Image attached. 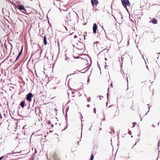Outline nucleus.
<instances>
[{"label":"nucleus","instance_id":"dca6fc26","mask_svg":"<svg viewBox=\"0 0 160 160\" xmlns=\"http://www.w3.org/2000/svg\"><path fill=\"white\" fill-rule=\"evenodd\" d=\"M48 124H51V122L49 120L48 122Z\"/></svg>","mask_w":160,"mask_h":160},{"label":"nucleus","instance_id":"79ce46f5","mask_svg":"<svg viewBox=\"0 0 160 160\" xmlns=\"http://www.w3.org/2000/svg\"><path fill=\"white\" fill-rule=\"evenodd\" d=\"M149 111V110H148V112L146 113L145 115H146L147 114L148 112Z\"/></svg>","mask_w":160,"mask_h":160},{"label":"nucleus","instance_id":"f03ea898","mask_svg":"<svg viewBox=\"0 0 160 160\" xmlns=\"http://www.w3.org/2000/svg\"><path fill=\"white\" fill-rule=\"evenodd\" d=\"M33 94L31 92H29L27 95L26 96V99L28 102H30L32 101V98L33 97Z\"/></svg>","mask_w":160,"mask_h":160},{"label":"nucleus","instance_id":"393cba45","mask_svg":"<svg viewBox=\"0 0 160 160\" xmlns=\"http://www.w3.org/2000/svg\"><path fill=\"white\" fill-rule=\"evenodd\" d=\"M67 127L65 128L64 129H63L62 130V131H63V130H65L67 128Z\"/></svg>","mask_w":160,"mask_h":160},{"label":"nucleus","instance_id":"680f3d73","mask_svg":"<svg viewBox=\"0 0 160 160\" xmlns=\"http://www.w3.org/2000/svg\"><path fill=\"white\" fill-rule=\"evenodd\" d=\"M56 88V87H54V88H53V89H55V88Z\"/></svg>","mask_w":160,"mask_h":160},{"label":"nucleus","instance_id":"49530a36","mask_svg":"<svg viewBox=\"0 0 160 160\" xmlns=\"http://www.w3.org/2000/svg\"><path fill=\"white\" fill-rule=\"evenodd\" d=\"M105 60H107V58H105Z\"/></svg>","mask_w":160,"mask_h":160},{"label":"nucleus","instance_id":"603ef678","mask_svg":"<svg viewBox=\"0 0 160 160\" xmlns=\"http://www.w3.org/2000/svg\"><path fill=\"white\" fill-rule=\"evenodd\" d=\"M77 71H78V72H80V71H78V70H77Z\"/></svg>","mask_w":160,"mask_h":160},{"label":"nucleus","instance_id":"7ed1b4c3","mask_svg":"<svg viewBox=\"0 0 160 160\" xmlns=\"http://www.w3.org/2000/svg\"><path fill=\"white\" fill-rule=\"evenodd\" d=\"M93 32L94 34L97 32V30L98 29V26L95 23H94L93 27Z\"/></svg>","mask_w":160,"mask_h":160},{"label":"nucleus","instance_id":"a211bd4d","mask_svg":"<svg viewBox=\"0 0 160 160\" xmlns=\"http://www.w3.org/2000/svg\"><path fill=\"white\" fill-rule=\"evenodd\" d=\"M128 133L129 135H131L132 134V132L131 131H129L128 132Z\"/></svg>","mask_w":160,"mask_h":160},{"label":"nucleus","instance_id":"6e6d98bb","mask_svg":"<svg viewBox=\"0 0 160 160\" xmlns=\"http://www.w3.org/2000/svg\"><path fill=\"white\" fill-rule=\"evenodd\" d=\"M74 97V95H73L72 96V97Z\"/></svg>","mask_w":160,"mask_h":160},{"label":"nucleus","instance_id":"052dcab7","mask_svg":"<svg viewBox=\"0 0 160 160\" xmlns=\"http://www.w3.org/2000/svg\"><path fill=\"white\" fill-rule=\"evenodd\" d=\"M100 130H102V128H100Z\"/></svg>","mask_w":160,"mask_h":160},{"label":"nucleus","instance_id":"a878e982","mask_svg":"<svg viewBox=\"0 0 160 160\" xmlns=\"http://www.w3.org/2000/svg\"><path fill=\"white\" fill-rule=\"evenodd\" d=\"M71 92H72V94H73L74 93H75L74 92H73V91H71Z\"/></svg>","mask_w":160,"mask_h":160},{"label":"nucleus","instance_id":"3c124183","mask_svg":"<svg viewBox=\"0 0 160 160\" xmlns=\"http://www.w3.org/2000/svg\"><path fill=\"white\" fill-rule=\"evenodd\" d=\"M110 85H111L112 87V83Z\"/></svg>","mask_w":160,"mask_h":160},{"label":"nucleus","instance_id":"69168bd1","mask_svg":"<svg viewBox=\"0 0 160 160\" xmlns=\"http://www.w3.org/2000/svg\"><path fill=\"white\" fill-rule=\"evenodd\" d=\"M134 124H136V122H134Z\"/></svg>","mask_w":160,"mask_h":160},{"label":"nucleus","instance_id":"ea45409f","mask_svg":"<svg viewBox=\"0 0 160 160\" xmlns=\"http://www.w3.org/2000/svg\"><path fill=\"white\" fill-rule=\"evenodd\" d=\"M100 99L101 100L102 99H101V97H103L102 96H100Z\"/></svg>","mask_w":160,"mask_h":160},{"label":"nucleus","instance_id":"72a5a7b5","mask_svg":"<svg viewBox=\"0 0 160 160\" xmlns=\"http://www.w3.org/2000/svg\"><path fill=\"white\" fill-rule=\"evenodd\" d=\"M136 143H137V142H136L135 144H134V145H133V146L132 147V148H133V147H134V146H135V145H136Z\"/></svg>","mask_w":160,"mask_h":160},{"label":"nucleus","instance_id":"b1692460","mask_svg":"<svg viewBox=\"0 0 160 160\" xmlns=\"http://www.w3.org/2000/svg\"><path fill=\"white\" fill-rule=\"evenodd\" d=\"M55 160H61L59 158H56Z\"/></svg>","mask_w":160,"mask_h":160},{"label":"nucleus","instance_id":"f3484780","mask_svg":"<svg viewBox=\"0 0 160 160\" xmlns=\"http://www.w3.org/2000/svg\"><path fill=\"white\" fill-rule=\"evenodd\" d=\"M93 112L95 113L96 112V109L95 108H94L93 109Z\"/></svg>","mask_w":160,"mask_h":160},{"label":"nucleus","instance_id":"6e6552de","mask_svg":"<svg viewBox=\"0 0 160 160\" xmlns=\"http://www.w3.org/2000/svg\"><path fill=\"white\" fill-rule=\"evenodd\" d=\"M43 43L45 45H46L47 43V38L45 36L44 37Z\"/></svg>","mask_w":160,"mask_h":160},{"label":"nucleus","instance_id":"aec40b11","mask_svg":"<svg viewBox=\"0 0 160 160\" xmlns=\"http://www.w3.org/2000/svg\"><path fill=\"white\" fill-rule=\"evenodd\" d=\"M116 12L118 13L119 15H121L119 11H117Z\"/></svg>","mask_w":160,"mask_h":160},{"label":"nucleus","instance_id":"4be33fe9","mask_svg":"<svg viewBox=\"0 0 160 160\" xmlns=\"http://www.w3.org/2000/svg\"><path fill=\"white\" fill-rule=\"evenodd\" d=\"M21 53H20L19 52V53H18V55L19 56H20L21 55Z\"/></svg>","mask_w":160,"mask_h":160},{"label":"nucleus","instance_id":"f257e3e1","mask_svg":"<svg viewBox=\"0 0 160 160\" xmlns=\"http://www.w3.org/2000/svg\"><path fill=\"white\" fill-rule=\"evenodd\" d=\"M122 5L123 7L125 8L128 11L127 8V6H129L130 5V3L129 0H121Z\"/></svg>","mask_w":160,"mask_h":160},{"label":"nucleus","instance_id":"473e14b6","mask_svg":"<svg viewBox=\"0 0 160 160\" xmlns=\"http://www.w3.org/2000/svg\"><path fill=\"white\" fill-rule=\"evenodd\" d=\"M152 126L153 128H154L155 127V126L154 125H152Z\"/></svg>","mask_w":160,"mask_h":160},{"label":"nucleus","instance_id":"9d476101","mask_svg":"<svg viewBox=\"0 0 160 160\" xmlns=\"http://www.w3.org/2000/svg\"><path fill=\"white\" fill-rule=\"evenodd\" d=\"M93 158H94V155H93L92 153V154L91 155L90 160H93Z\"/></svg>","mask_w":160,"mask_h":160},{"label":"nucleus","instance_id":"4468645a","mask_svg":"<svg viewBox=\"0 0 160 160\" xmlns=\"http://www.w3.org/2000/svg\"><path fill=\"white\" fill-rule=\"evenodd\" d=\"M23 11H22V12L23 13H26V9L25 8V10H23Z\"/></svg>","mask_w":160,"mask_h":160},{"label":"nucleus","instance_id":"9b49d317","mask_svg":"<svg viewBox=\"0 0 160 160\" xmlns=\"http://www.w3.org/2000/svg\"><path fill=\"white\" fill-rule=\"evenodd\" d=\"M20 57V56H19L18 55V56H17V57L15 61L13 62V64H14L15 63V62L18 60V59Z\"/></svg>","mask_w":160,"mask_h":160},{"label":"nucleus","instance_id":"39448f33","mask_svg":"<svg viewBox=\"0 0 160 160\" xmlns=\"http://www.w3.org/2000/svg\"><path fill=\"white\" fill-rule=\"evenodd\" d=\"M17 8L20 10H25V8L22 5L20 4L17 5Z\"/></svg>","mask_w":160,"mask_h":160},{"label":"nucleus","instance_id":"c85d7f7f","mask_svg":"<svg viewBox=\"0 0 160 160\" xmlns=\"http://www.w3.org/2000/svg\"><path fill=\"white\" fill-rule=\"evenodd\" d=\"M105 118H103L102 119V120H103V121H105Z\"/></svg>","mask_w":160,"mask_h":160},{"label":"nucleus","instance_id":"774afa93","mask_svg":"<svg viewBox=\"0 0 160 160\" xmlns=\"http://www.w3.org/2000/svg\"><path fill=\"white\" fill-rule=\"evenodd\" d=\"M134 126H135V125H134L133 126V127H134Z\"/></svg>","mask_w":160,"mask_h":160},{"label":"nucleus","instance_id":"f8f14e48","mask_svg":"<svg viewBox=\"0 0 160 160\" xmlns=\"http://www.w3.org/2000/svg\"><path fill=\"white\" fill-rule=\"evenodd\" d=\"M0 157L2 159H4V160H5L6 159V158L5 157L4 155H3Z\"/></svg>","mask_w":160,"mask_h":160},{"label":"nucleus","instance_id":"de8ad7c7","mask_svg":"<svg viewBox=\"0 0 160 160\" xmlns=\"http://www.w3.org/2000/svg\"><path fill=\"white\" fill-rule=\"evenodd\" d=\"M92 126L91 127V128H90L89 129V130L91 131V128Z\"/></svg>","mask_w":160,"mask_h":160},{"label":"nucleus","instance_id":"5fc2aeb1","mask_svg":"<svg viewBox=\"0 0 160 160\" xmlns=\"http://www.w3.org/2000/svg\"><path fill=\"white\" fill-rule=\"evenodd\" d=\"M2 159H1V157H0V160H2Z\"/></svg>","mask_w":160,"mask_h":160},{"label":"nucleus","instance_id":"0eeeda50","mask_svg":"<svg viewBox=\"0 0 160 160\" xmlns=\"http://www.w3.org/2000/svg\"><path fill=\"white\" fill-rule=\"evenodd\" d=\"M20 105L21 106L22 108H24L25 106V101L23 100L22 101L20 104Z\"/></svg>","mask_w":160,"mask_h":160},{"label":"nucleus","instance_id":"58836bf2","mask_svg":"<svg viewBox=\"0 0 160 160\" xmlns=\"http://www.w3.org/2000/svg\"><path fill=\"white\" fill-rule=\"evenodd\" d=\"M11 118H12V119H14V118H13V117L12 116H11Z\"/></svg>","mask_w":160,"mask_h":160},{"label":"nucleus","instance_id":"ddd939ff","mask_svg":"<svg viewBox=\"0 0 160 160\" xmlns=\"http://www.w3.org/2000/svg\"><path fill=\"white\" fill-rule=\"evenodd\" d=\"M79 43L80 44V45L82 46L83 47L84 46L82 42H79Z\"/></svg>","mask_w":160,"mask_h":160},{"label":"nucleus","instance_id":"bb28decb","mask_svg":"<svg viewBox=\"0 0 160 160\" xmlns=\"http://www.w3.org/2000/svg\"><path fill=\"white\" fill-rule=\"evenodd\" d=\"M90 81V80H89V78H88V81H87V82H88V83Z\"/></svg>","mask_w":160,"mask_h":160},{"label":"nucleus","instance_id":"864d4df0","mask_svg":"<svg viewBox=\"0 0 160 160\" xmlns=\"http://www.w3.org/2000/svg\"><path fill=\"white\" fill-rule=\"evenodd\" d=\"M10 115L11 116H12V115H11V113H10Z\"/></svg>","mask_w":160,"mask_h":160},{"label":"nucleus","instance_id":"1a4fd4ad","mask_svg":"<svg viewBox=\"0 0 160 160\" xmlns=\"http://www.w3.org/2000/svg\"><path fill=\"white\" fill-rule=\"evenodd\" d=\"M13 153H14V152L12 151V153H8L5 154V155H4L5 157V158H7L8 157L9 155H11V154H12Z\"/></svg>","mask_w":160,"mask_h":160},{"label":"nucleus","instance_id":"cd10ccee","mask_svg":"<svg viewBox=\"0 0 160 160\" xmlns=\"http://www.w3.org/2000/svg\"><path fill=\"white\" fill-rule=\"evenodd\" d=\"M87 107L88 108L90 107V105L89 104H87Z\"/></svg>","mask_w":160,"mask_h":160},{"label":"nucleus","instance_id":"09e8293b","mask_svg":"<svg viewBox=\"0 0 160 160\" xmlns=\"http://www.w3.org/2000/svg\"><path fill=\"white\" fill-rule=\"evenodd\" d=\"M79 58V57H77V58Z\"/></svg>","mask_w":160,"mask_h":160},{"label":"nucleus","instance_id":"4d7b16f0","mask_svg":"<svg viewBox=\"0 0 160 160\" xmlns=\"http://www.w3.org/2000/svg\"><path fill=\"white\" fill-rule=\"evenodd\" d=\"M70 100H69L68 102V103L70 102Z\"/></svg>","mask_w":160,"mask_h":160},{"label":"nucleus","instance_id":"0e129e2a","mask_svg":"<svg viewBox=\"0 0 160 160\" xmlns=\"http://www.w3.org/2000/svg\"><path fill=\"white\" fill-rule=\"evenodd\" d=\"M149 104H147V106H149Z\"/></svg>","mask_w":160,"mask_h":160},{"label":"nucleus","instance_id":"c9c22d12","mask_svg":"<svg viewBox=\"0 0 160 160\" xmlns=\"http://www.w3.org/2000/svg\"><path fill=\"white\" fill-rule=\"evenodd\" d=\"M10 45H11V48H12V44H11V43H10Z\"/></svg>","mask_w":160,"mask_h":160},{"label":"nucleus","instance_id":"2f4dec72","mask_svg":"<svg viewBox=\"0 0 160 160\" xmlns=\"http://www.w3.org/2000/svg\"><path fill=\"white\" fill-rule=\"evenodd\" d=\"M64 28H66V30H67V31H68V29H67V27H65V26H64Z\"/></svg>","mask_w":160,"mask_h":160},{"label":"nucleus","instance_id":"412c9836","mask_svg":"<svg viewBox=\"0 0 160 160\" xmlns=\"http://www.w3.org/2000/svg\"><path fill=\"white\" fill-rule=\"evenodd\" d=\"M88 69H87L85 72H81V73H84L85 72H87L88 71Z\"/></svg>","mask_w":160,"mask_h":160},{"label":"nucleus","instance_id":"423d86ee","mask_svg":"<svg viewBox=\"0 0 160 160\" xmlns=\"http://www.w3.org/2000/svg\"><path fill=\"white\" fill-rule=\"evenodd\" d=\"M149 22H152L154 24H156L157 23V20L156 19H153L151 20V21H150Z\"/></svg>","mask_w":160,"mask_h":160},{"label":"nucleus","instance_id":"20e7f679","mask_svg":"<svg viewBox=\"0 0 160 160\" xmlns=\"http://www.w3.org/2000/svg\"><path fill=\"white\" fill-rule=\"evenodd\" d=\"M91 2L92 5L93 7L94 5L97 6L98 3V0H91Z\"/></svg>","mask_w":160,"mask_h":160},{"label":"nucleus","instance_id":"4c0bfd02","mask_svg":"<svg viewBox=\"0 0 160 160\" xmlns=\"http://www.w3.org/2000/svg\"><path fill=\"white\" fill-rule=\"evenodd\" d=\"M108 93L107 94V98H108Z\"/></svg>","mask_w":160,"mask_h":160},{"label":"nucleus","instance_id":"7c9ffc66","mask_svg":"<svg viewBox=\"0 0 160 160\" xmlns=\"http://www.w3.org/2000/svg\"><path fill=\"white\" fill-rule=\"evenodd\" d=\"M77 48L78 49H79V50H81V49H82V48Z\"/></svg>","mask_w":160,"mask_h":160},{"label":"nucleus","instance_id":"a19ab883","mask_svg":"<svg viewBox=\"0 0 160 160\" xmlns=\"http://www.w3.org/2000/svg\"><path fill=\"white\" fill-rule=\"evenodd\" d=\"M150 107H148V108L149 109H149H150Z\"/></svg>","mask_w":160,"mask_h":160},{"label":"nucleus","instance_id":"338daca9","mask_svg":"<svg viewBox=\"0 0 160 160\" xmlns=\"http://www.w3.org/2000/svg\"><path fill=\"white\" fill-rule=\"evenodd\" d=\"M134 124H136V122H134Z\"/></svg>","mask_w":160,"mask_h":160},{"label":"nucleus","instance_id":"f704fd0d","mask_svg":"<svg viewBox=\"0 0 160 160\" xmlns=\"http://www.w3.org/2000/svg\"><path fill=\"white\" fill-rule=\"evenodd\" d=\"M77 36H76V35H75V36H74V38H77Z\"/></svg>","mask_w":160,"mask_h":160},{"label":"nucleus","instance_id":"37998d69","mask_svg":"<svg viewBox=\"0 0 160 160\" xmlns=\"http://www.w3.org/2000/svg\"><path fill=\"white\" fill-rule=\"evenodd\" d=\"M112 15L114 17V18L116 20V18L113 15Z\"/></svg>","mask_w":160,"mask_h":160},{"label":"nucleus","instance_id":"13d9d810","mask_svg":"<svg viewBox=\"0 0 160 160\" xmlns=\"http://www.w3.org/2000/svg\"><path fill=\"white\" fill-rule=\"evenodd\" d=\"M99 68L100 69H101V68H100V66H99Z\"/></svg>","mask_w":160,"mask_h":160},{"label":"nucleus","instance_id":"c756f323","mask_svg":"<svg viewBox=\"0 0 160 160\" xmlns=\"http://www.w3.org/2000/svg\"><path fill=\"white\" fill-rule=\"evenodd\" d=\"M90 98H89V99L87 101H88V102H89L90 101Z\"/></svg>","mask_w":160,"mask_h":160},{"label":"nucleus","instance_id":"8fccbe9b","mask_svg":"<svg viewBox=\"0 0 160 160\" xmlns=\"http://www.w3.org/2000/svg\"><path fill=\"white\" fill-rule=\"evenodd\" d=\"M108 103V101H107V103H106V105H107H107Z\"/></svg>","mask_w":160,"mask_h":160},{"label":"nucleus","instance_id":"e433bc0d","mask_svg":"<svg viewBox=\"0 0 160 160\" xmlns=\"http://www.w3.org/2000/svg\"><path fill=\"white\" fill-rule=\"evenodd\" d=\"M68 97H69V92H68Z\"/></svg>","mask_w":160,"mask_h":160},{"label":"nucleus","instance_id":"6ab92c4d","mask_svg":"<svg viewBox=\"0 0 160 160\" xmlns=\"http://www.w3.org/2000/svg\"><path fill=\"white\" fill-rule=\"evenodd\" d=\"M4 117H3V119H5V118H6V115L5 113L4 114Z\"/></svg>","mask_w":160,"mask_h":160},{"label":"nucleus","instance_id":"bf43d9fd","mask_svg":"<svg viewBox=\"0 0 160 160\" xmlns=\"http://www.w3.org/2000/svg\"><path fill=\"white\" fill-rule=\"evenodd\" d=\"M65 60H67L68 61V60L67 59H66V58H65Z\"/></svg>","mask_w":160,"mask_h":160},{"label":"nucleus","instance_id":"c03bdc74","mask_svg":"<svg viewBox=\"0 0 160 160\" xmlns=\"http://www.w3.org/2000/svg\"><path fill=\"white\" fill-rule=\"evenodd\" d=\"M53 126H54L53 124H52V127H53Z\"/></svg>","mask_w":160,"mask_h":160},{"label":"nucleus","instance_id":"5701e85b","mask_svg":"<svg viewBox=\"0 0 160 160\" xmlns=\"http://www.w3.org/2000/svg\"><path fill=\"white\" fill-rule=\"evenodd\" d=\"M75 73V71H74V72L73 73L71 74H69V75H73V74H74Z\"/></svg>","mask_w":160,"mask_h":160},{"label":"nucleus","instance_id":"a18cd8bd","mask_svg":"<svg viewBox=\"0 0 160 160\" xmlns=\"http://www.w3.org/2000/svg\"><path fill=\"white\" fill-rule=\"evenodd\" d=\"M62 10L64 11H66L67 10H64V9H62Z\"/></svg>","mask_w":160,"mask_h":160},{"label":"nucleus","instance_id":"e2e57ef3","mask_svg":"<svg viewBox=\"0 0 160 160\" xmlns=\"http://www.w3.org/2000/svg\"><path fill=\"white\" fill-rule=\"evenodd\" d=\"M80 114H81V116L82 117V115H81V113H80Z\"/></svg>","mask_w":160,"mask_h":160},{"label":"nucleus","instance_id":"2eb2a0df","mask_svg":"<svg viewBox=\"0 0 160 160\" xmlns=\"http://www.w3.org/2000/svg\"><path fill=\"white\" fill-rule=\"evenodd\" d=\"M22 50H23V47H22L21 50L19 52L21 53V54L22 52Z\"/></svg>","mask_w":160,"mask_h":160}]
</instances>
